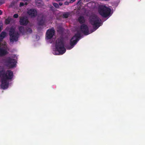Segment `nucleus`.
<instances>
[{
    "label": "nucleus",
    "mask_w": 145,
    "mask_h": 145,
    "mask_svg": "<svg viewBox=\"0 0 145 145\" xmlns=\"http://www.w3.org/2000/svg\"><path fill=\"white\" fill-rule=\"evenodd\" d=\"M55 48L56 52L57 53H55L56 55H62L64 53L66 49L64 47V43L63 40L62 38L57 39L56 41Z\"/></svg>",
    "instance_id": "3"
},
{
    "label": "nucleus",
    "mask_w": 145,
    "mask_h": 145,
    "mask_svg": "<svg viewBox=\"0 0 145 145\" xmlns=\"http://www.w3.org/2000/svg\"><path fill=\"white\" fill-rule=\"evenodd\" d=\"M6 65L9 68L16 67V60L12 58L8 57L5 61Z\"/></svg>",
    "instance_id": "7"
},
{
    "label": "nucleus",
    "mask_w": 145,
    "mask_h": 145,
    "mask_svg": "<svg viewBox=\"0 0 145 145\" xmlns=\"http://www.w3.org/2000/svg\"><path fill=\"white\" fill-rule=\"evenodd\" d=\"M80 29L81 31L84 35H87L90 33H89V30L87 25L85 24H83L80 27Z\"/></svg>",
    "instance_id": "9"
},
{
    "label": "nucleus",
    "mask_w": 145,
    "mask_h": 145,
    "mask_svg": "<svg viewBox=\"0 0 145 145\" xmlns=\"http://www.w3.org/2000/svg\"><path fill=\"white\" fill-rule=\"evenodd\" d=\"M0 35L3 37L4 38L6 36V33L5 32L3 31L0 34Z\"/></svg>",
    "instance_id": "20"
},
{
    "label": "nucleus",
    "mask_w": 145,
    "mask_h": 145,
    "mask_svg": "<svg viewBox=\"0 0 145 145\" xmlns=\"http://www.w3.org/2000/svg\"><path fill=\"white\" fill-rule=\"evenodd\" d=\"M55 31L54 28L48 29L46 32V38L47 39H52L55 34Z\"/></svg>",
    "instance_id": "8"
},
{
    "label": "nucleus",
    "mask_w": 145,
    "mask_h": 145,
    "mask_svg": "<svg viewBox=\"0 0 145 145\" xmlns=\"http://www.w3.org/2000/svg\"><path fill=\"white\" fill-rule=\"evenodd\" d=\"M7 54L6 50L0 46V57L4 56Z\"/></svg>",
    "instance_id": "12"
},
{
    "label": "nucleus",
    "mask_w": 145,
    "mask_h": 145,
    "mask_svg": "<svg viewBox=\"0 0 145 145\" xmlns=\"http://www.w3.org/2000/svg\"><path fill=\"white\" fill-rule=\"evenodd\" d=\"M90 23L93 26V29L91 31L92 33L97 29L101 25V20L97 15L93 14L89 18Z\"/></svg>",
    "instance_id": "2"
},
{
    "label": "nucleus",
    "mask_w": 145,
    "mask_h": 145,
    "mask_svg": "<svg viewBox=\"0 0 145 145\" xmlns=\"http://www.w3.org/2000/svg\"><path fill=\"white\" fill-rule=\"evenodd\" d=\"M69 3L68 2L65 1L64 3V4L65 5H69Z\"/></svg>",
    "instance_id": "24"
},
{
    "label": "nucleus",
    "mask_w": 145,
    "mask_h": 145,
    "mask_svg": "<svg viewBox=\"0 0 145 145\" xmlns=\"http://www.w3.org/2000/svg\"><path fill=\"white\" fill-rule=\"evenodd\" d=\"M26 34H28L31 33L32 32V29L29 27H27L25 28Z\"/></svg>",
    "instance_id": "17"
},
{
    "label": "nucleus",
    "mask_w": 145,
    "mask_h": 145,
    "mask_svg": "<svg viewBox=\"0 0 145 145\" xmlns=\"http://www.w3.org/2000/svg\"><path fill=\"white\" fill-rule=\"evenodd\" d=\"M20 23L21 25H26L28 24V21L27 18L22 17L20 18Z\"/></svg>",
    "instance_id": "11"
},
{
    "label": "nucleus",
    "mask_w": 145,
    "mask_h": 145,
    "mask_svg": "<svg viewBox=\"0 0 145 145\" xmlns=\"http://www.w3.org/2000/svg\"><path fill=\"white\" fill-rule=\"evenodd\" d=\"M59 5L61 6H62L63 5V3H62L60 2L59 3Z\"/></svg>",
    "instance_id": "28"
},
{
    "label": "nucleus",
    "mask_w": 145,
    "mask_h": 145,
    "mask_svg": "<svg viewBox=\"0 0 145 145\" xmlns=\"http://www.w3.org/2000/svg\"><path fill=\"white\" fill-rule=\"evenodd\" d=\"M4 38L0 35V41L2 40Z\"/></svg>",
    "instance_id": "26"
},
{
    "label": "nucleus",
    "mask_w": 145,
    "mask_h": 145,
    "mask_svg": "<svg viewBox=\"0 0 145 145\" xmlns=\"http://www.w3.org/2000/svg\"><path fill=\"white\" fill-rule=\"evenodd\" d=\"M18 17V15L17 14H15L13 15V17L15 18H17Z\"/></svg>",
    "instance_id": "22"
},
{
    "label": "nucleus",
    "mask_w": 145,
    "mask_h": 145,
    "mask_svg": "<svg viewBox=\"0 0 145 145\" xmlns=\"http://www.w3.org/2000/svg\"><path fill=\"white\" fill-rule=\"evenodd\" d=\"M18 30L20 33L22 35H25L26 34L25 29L23 26H20L18 27Z\"/></svg>",
    "instance_id": "14"
},
{
    "label": "nucleus",
    "mask_w": 145,
    "mask_h": 145,
    "mask_svg": "<svg viewBox=\"0 0 145 145\" xmlns=\"http://www.w3.org/2000/svg\"><path fill=\"white\" fill-rule=\"evenodd\" d=\"M24 3L23 2H20V7H21L24 6Z\"/></svg>",
    "instance_id": "23"
},
{
    "label": "nucleus",
    "mask_w": 145,
    "mask_h": 145,
    "mask_svg": "<svg viewBox=\"0 0 145 145\" xmlns=\"http://www.w3.org/2000/svg\"><path fill=\"white\" fill-rule=\"evenodd\" d=\"M70 14L68 12H66L63 14V16L64 18H67L69 16Z\"/></svg>",
    "instance_id": "19"
},
{
    "label": "nucleus",
    "mask_w": 145,
    "mask_h": 145,
    "mask_svg": "<svg viewBox=\"0 0 145 145\" xmlns=\"http://www.w3.org/2000/svg\"><path fill=\"white\" fill-rule=\"evenodd\" d=\"M53 5L56 8H58L59 7V5L58 4L56 3H54Z\"/></svg>",
    "instance_id": "21"
},
{
    "label": "nucleus",
    "mask_w": 145,
    "mask_h": 145,
    "mask_svg": "<svg viewBox=\"0 0 145 145\" xmlns=\"http://www.w3.org/2000/svg\"><path fill=\"white\" fill-rule=\"evenodd\" d=\"M2 14V12L1 10H0V15Z\"/></svg>",
    "instance_id": "29"
},
{
    "label": "nucleus",
    "mask_w": 145,
    "mask_h": 145,
    "mask_svg": "<svg viewBox=\"0 0 145 145\" xmlns=\"http://www.w3.org/2000/svg\"><path fill=\"white\" fill-rule=\"evenodd\" d=\"M78 20L80 24H83L85 22L84 18L83 16H80L78 18Z\"/></svg>",
    "instance_id": "15"
},
{
    "label": "nucleus",
    "mask_w": 145,
    "mask_h": 145,
    "mask_svg": "<svg viewBox=\"0 0 145 145\" xmlns=\"http://www.w3.org/2000/svg\"><path fill=\"white\" fill-rule=\"evenodd\" d=\"M25 4H26V5H27V3H25Z\"/></svg>",
    "instance_id": "31"
},
{
    "label": "nucleus",
    "mask_w": 145,
    "mask_h": 145,
    "mask_svg": "<svg viewBox=\"0 0 145 145\" xmlns=\"http://www.w3.org/2000/svg\"><path fill=\"white\" fill-rule=\"evenodd\" d=\"M81 37L80 33L77 31L76 33L73 36L70 40V46H67L66 48L67 50H70L72 48L77 44L79 40Z\"/></svg>",
    "instance_id": "4"
},
{
    "label": "nucleus",
    "mask_w": 145,
    "mask_h": 145,
    "mask_svg": "<svg viewBox=\"0 0 145 145\" xmlns=\"http://www.w3.org/2000/svg\"><path fill=\"white\" fill-rule=\"evenodd\" d=\"M13 76V73L11 70L5 71L3 68L0 69V78H1V86L3 89H7L8 86L9 82L8 80L12 79Z\"/></svg>",
    "instance_id": "1"
},
{
    "label": "nucleus",
    "mask_w": 145,
    "mask_h": 145,
    "mask_svg": "<svg viewBox=\"0 0 145 145\" xmlns=\"http://www.w3.org/2000/svg\"><path fill=\"white\" fill-rule=\"evenodd\" d=\"M3 3L0 2V6Z\"/></svg>",
    "instance_id": "30"
},
{
    "label": "nucleus",
    "mask_w": 145,
    "mask_h": 145,
    "mask_svg": "<svg viewBox=\"0 0 145 145\" xmlns=\"http://www.w3.org/2000/svg\"><path fill=\"white\" fill-rule=\"evenodd\" d=\"M76 0H70V3H72L74 2Z\"/></svg>",
    "instance_id": "27"
},
{
    "label": "nucleus",
    "mask_w": 145,
    "mask_h": 145,
    "mask_svg": "<svg viewBox=\"0 0 145 145\" xmlns=\"http://www.w3.org/2000/svg\"><path fill=\"white\" fill-rule=\"evenodd\" d=\"M28 14L32 17H35L37 15V12L34 9H31L27 11Z\"/></svg>",
    "instance_id": "10"
},
{
    "label": "nucleus",
    "mask_w": 145,
    "mask_h": 145,
    "mask_svg": "<svg viewBox=\"0 0 145 145\" xmlns=\"http://www.w3.org/2000/svg\"><path fill=\"white\" fill-rule=\"evenodd\" d=\"M35 2L37 5L39 6L42 4V1L41 0H35Z\"/></svg>",
    "instance_id": "18"
},
{
    "label": "nucleus",
    "mask_w": 145,
    "mask_h": 145,
    "mask_svg": "<svg viewBox=\"0 0 145 145\" xmlns=\"http://www.w3.org/2000/svg\"><path fill=\"white\" fill-rule=\"evenodd\" d=\"M12 20L10 17H8L7 18L5 19V24L6 25H8L10 23L11 21Z\"/></svg>",
    "instance_id": "16"
},
{
    "label": "nucleus",
    "mask_w": 145,
    "mask_h": 145,
    "mask_svg": "<svg viewBox=\"0 0 145 145\" xmlns=\"http://www.w3.org/2000/svg\"><path fill=\"white\" fill-rule=\"evenodd\" d=\"M10 40V42H16L18 40L19 36V34L18 32L15 31L14 28L12 27L10 28L9 31Z\"/></svg>",
    "instance_id": "6"
},
{
    "label": "nucleus",
    "mask_w": 145,
    "mask_h": 145,
    "mask_svg": "<svg viewBox=\"0 0 145 145\" xmlns=\"http://www.w3.org/2000/svg\"><path fill=\"white\" fill-rule=\"evenodd\" d=\"M45 19L44 15H42L41 18V19L39 21L38 24L39 25L43 26L45 24Z\"/></svg>",
    "instance_id": "13"
},
{
    "label": "nucleus",
    "mask_w": 145,
    "mask_h": 145,
    "mask_svg": "<svg viewBox=\"0 0 145 145\" xmlns=\"http://www.w3.org/2000/svg\"><path fill=\"white\" fill-rule=\"evenodd\" d=\"M3 28V26L2 25H0V32L2 30Z\"/></svg>",
    "instance_id": "25"
},
{
    "label": "nucleus",
    "mask_w": 145,
    "mask_h": 145,
    "mask_svg": "<svg viewBox=\"0 0 145 145\" xmlns=\"http://www.w3.org/2000/svg\"><path fill=\"white\" fill-rule=\"evenodd\" d=\"M111 10L105 5H101L98 8V12L103 17L106 18L110 14Z\"/></svg>",
    "instance_id": "5"
}]
</instances>
